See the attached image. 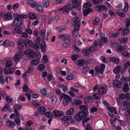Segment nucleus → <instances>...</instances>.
<instances>
[{
  "instance_id": "58",
  "label": "nucleus",
  "mask_w": 130,
  "mask_h": 130,
  "mask_svg": "<svg viewBox=\"0 0 130 130\" xmlns=\"http://www.w3.org/2000/svg\"><path fill=\"white\" fill-rule=\"evenodd\" d=\"M44 66L43 64H40L38 68V70L40 71H42L44 69Z\"/></svg>"
},
{
  "instance_id": "27",
  "label": "nucleus",
  "mask_w": 130,
  "mask_h": 130,
  "mask_svg": "<svg viewBox=\"0 0 130 130\" xmlns=\"http://www.w3.org/2000/svg\"><path fill=\"white\" fill-rule=\"evenodd\" d=\"M79 107V108L82 111H81L84 112L85 111H87L88 109V107L87 106L83 105L80 106Z\"/></svg>"
},
{
  "instance_id": "13",
  "label": "nucleus",
  "mask_w": 130,
  "mask_h": 130,
  "mask_svg": "<svg viewBox=\"0 0 130 130\" xmlns=\"http://www.w3.org/2000/svg\"><path fill=\"white\" fill-rule=\"evenodd\" d=\"M27 3L32 7H35L37 5L36 2H34L33 0H27Z\"/></svg>"
},
{
  "instance_id": "29",
  "label": "nucleus",
  "mask_w": 130,
  "mask_h": 130,
  "mask_svg": "<svg viewBox=\"0 0 130 130\" xmlns=\"http://www.w3.org/2000/svg\"><path fill=\"white\" fill-rule=\"evenodd\" d=\"M41 43L40 42H36L33 45V48L36 50L39 49V47L41 45Z\"/></svg>"
},
{
  "instance_id": "25",
  "label": "nucleus",
  "mask_w": 130,
  "mask_h": 130,
  "mask_svg": "<svg viewBox=\"0 0 130 130\" xmlns=\"http://www.w3.org/2000/svg\"><path fill=\"white\" fill-rule=\"evenodd\" d=\"M6 124L7 126L10 127H13L15 125V124L14 122L10 121L7 122Z\"/></svg>"
},
{
  "instance_id": "16",
  "label": "nucleus",
  "mask_w": 130,
  "mask_h": 130,
  "mask_svg": "<svg viewBox=\"0 0 130 130\" xmlns=\"http://www.w3.org/2000/svg\"><path fill=\"white\" fill-rule=\"evenodd\" d=\"M53 113L55 117H60L62 115V113L61 111L56 110H53Z\"/></svg>"
},
{
  "instance_id": "30",
  "label": "nucleus",
  "mask_w": 130,
  "mask_h": 130,
  "mask_svg": "<svg viewBox=\"0 0 130 130\" xmlns=\"http://www.w3.org/2000/svg\"><path fill=\"white\" fill-rule=\"evenodd\" d=\"M43 6L44 8H47L49 6V3L47 0H44L43 3Z\"/></svg>"
},
{
  "instance_id": "53",
  "label": "nucleus",
  "mask_w": 130,
  "mask_h": 130,
  "mask_svg": "<svg viewBox=\"0 0 130 130\" xmlns=\"http://www.w3.org/2000/svg\"><path fill=\"white\" fill-rule=\"evenodd\" d=\"M74 75L72 74H70L68 75L67 77V79L68 80H70L74 78Z\"/></svg>"
},
{
  "instance_id": "52",
  "label": "nucleus",
  "mask_w": 130,
  "mask_h": 130,
  "mask_svg": "<svg viewBox=\"0 0 130 130\" xmlns=\"http://www.w3.org/2000/svg\"><path fill=\"white\" fill-rule=\"evenodd\" d=\"M40 91L44 95H46L47 90L46 89L44 88L43 89H41Z\"/></svg>"
},
{
  "instance_id": "38",
  "label": "nucleus",
  "mask_w": 130,
  "mask_h": 130,
  "mask_svg": "<svg viewBox=\"0 0 130 130\" xmlns=\"http://www.w3.org/2000/svg\"><path fill=\"white\" fill-rule=\"evenodd\" d=\"M22 106V105H20L19 104H17L13 107V109L14 112H16L17 111V109H20Z\"/></svg>"
},
{
  "instance_id": "18",
  "label": "nucleus",
  "mask_w": 130,
  "mask_h": 130,
  "mask_svg": "<svg viewBox=\"0 0 130 130\" xmlns=\"http://www.w3.org/2000/svg\"><path fill=\"white\" fill-rule=\"evenodd\" d=\"M126 27L124 28L122 31L121 34L122 36L126 35L129 32V30Z\"/></svg>"
},
{
  "instance_id": "14",
  "label": "nucleus",
  "mask_w": 130,
  "mask_h": 130,
  "mask_svg": "<svg viewBox=\"0 0 130 130\" xmlns=\"http://www.w3.org/2000/svg\"><path fill=\"white\" fill-rule=\"evenodd\" d=\"M38 110L39 112L41 114L44 115L46 112V109L43 107H40L38 108Z\"/></svg>"
},
{
  "instance_id": "5",
  "label": "nucleus",
  "mask_w": 130,
  "mask_h": 130,
  "mask_svg": "<svg viewBox=\"0 0 130 130\" xmlns=\"http://www.w3.org/2000/svg\"><path fill=\"white\" fill-rule=\"evenodd\" d=\"M109 111L108 112V115L112 118L116 117L118 116V114L116 111V109L114 107L109 108Z\"/></svg>"
},
{
  "instance_id": "34",
  "label": "nucleus",
  "mask_w": 130,
  "mask_h": 130,
  "mask_svg": "<svg viewBox=\"0 0 130 130\" xmlns=\"http://www.w3.org/2000/svg\"><path fill=\"white\" fill-rule=\"evenodd\" d=\"M71 42V40L70 39H68V41L67 42H65L62 45L64 47H67L69 45Z\"/></svg>"
},
{
  "instance_id": "59",
  "label": "nucleus",
  "mask_w": 130,
  "mask_h": 130,
  "mask_svg": "<svg viewBox=\"0 0 130 130\" xmlns=\"http://www.w3.org/2000/svg\"><path fill=\"white\" fill-rule=\"evenodd\" d=\"M125 112V115L126 116H129L130 115V108H127Z\"/></svg>"
},
{
  "instance_id": "2",
  "label": "nucleus",
  "mask_w": 130,
  "mask_h": 130,
  "mask_svg": "<svg viewBox=\"0 0 130 130\" xmlns=\"http://www.w3.org/2000/svg\"><path fill=\"white\" fill-rule=\"evenodd\" d=\"M88 114V111H80L77 114L75 117V120L78 121H80L85 118Z\"/></svg>"
},
{
  "instance_id": "42",
  "label": "nucleus",
  "mask_w": 130,
  "mask_h": 130,
  "mask_svg": "<svg viewBox=\"0 0 130 130\" xmlns=\"http://www.w3.org/2000/svg\"><path fill=\"white\" fill-rule=\"evenodd\" d=\"M122 55L125 57L128 58L130 57V53L127 52L126 51H123L122 52Z\"/></svg>"
},
{
  "instance_id": "39",
  "label": "nucleus",
  "mask_w": 130,
  "mask_h": 130,
  "mask_svg": "<svg viewBox=\"0 0 130 130\" xmlns=\"http://www.w3.org/2000/svg\"><path fill=\"white\" fill-rule=\"evenodd\" d=\"M12 63L11 61H7L6 63L5 67L6 68H9L12 66Z\"/></svg>"
},
{
  "instance_id": "33",
  "label": "nucleus",
  "mask_w": 130,
  "mask_h": 130,
  "mask_svg": "<svg viewBox=\"0 0 130 130\" xmlns=\"http://www.w3.org/2000/svg\"><path fill=\"white\" fill-rule=\"evenodd\" d=\"M39 60L38 59H35L31 61L30 63L31 65L32 66H35L38 64Z\"/></svg>"
},
{
  "instance_id": "6",
  "label": "nucleus",
  "mask_w": 130,
  "mask_h": 130,
  "mask_svg": "<svg viewBox=\"0 0 130 130\" xmlns=\"http://www.w3.org/2000/svg\"><path fill=\"white\" fill-rule=\"evenodd\" d=\"M17 48L20 50H21L23 48L24 45V41L22 39L19 40L17 41Z\"/></svg>"
},
{
  "instance_id": "37",
  "label": "nucleus",
  "mask_w": 130,
  "mask_h": 130,
  "mask_svg": "<svg viewBox=\"0 0 130 130\" xmlns=\"http://www.w3.org/2000/svg\"><path fill=\"white\" fill-rule=\"evenodd\" d=\"M105 67V65L103 64H101L100 67V73L102 74L103 73Z\"/></svg>"
},
{
  "instance_id": "48",
  "label": "nucleus",
  "mask_w": 130,
  "mask_h": 130,
  "mask_svg": "<svg viewBox=\"0 0 130 130\" xmlns=\"http://www.w3.org/2000/svg\"><path fill=\"white\" fill-rule=\"evenodd\" d=\"M14 26L16 27V28L14 29V30L16 31V33L19 34L21 33L22 31L20 29V27H19V26L16 27L15 25Z\"/></svg>"
},
{
  "instance_id": "56",
  "label": "nucleus",
  "mask_w": 130,
  "mask_h": 130,
  "mask_svg": "<svg viewBox=\"0 0 130 130\" xmlns=\"http://www.w3.org/2000/svg\"><path fill=\"white\" fill-rule=\"evenodd\" d=\"M92 1L94 4H100L101 2H102L103 0H92Z\"/></svg>"
},
{
  "instance_id": "12",
  "label": "nucleus",
  "mask_w": 130,
  "mask_h": 130,
  "mask_svg": "<svg viewBox=\"0 0 130 130\" xmlns=\"http://www.w3.org/2000/svg\"><path fill=\"white\" fill-rule=\"evenodd\" d=\"M113 84L114 86L115 87L120 88L122 87L121 83L119 80H114L113 82Z\"/></svg>"
},
{
  "instance_id": "22",
  "label": "nucleus",
  "mask_w": 130,
  "mask_h": 130,
  "mask_svg": "<svg viewBox=\"0 0 130 130\" xmlns=\"http://www.w3.org/2000/svg\"><path fill=\"white\" fill-rule=\"evenodd\" d=\"M92 11V9L91 8H88L86 9L83 12V14L84 15L86 16L89 13L91 12Z\"/></svg>"
},
{
  "instance_id": "49",
  "label": "nucleus",
  "mask_w": 130,
  "mask_h": 130,
  "mask_svg": "<svg viewBox=\"0 0 130 130\" xmlns=\"http://www.w3.org/2000/svg\"><path fill=\"white\" fill-rule=\"evenodd\" d=\"M82 103V101L79 100H76L74 102L73 104L77 105H80Z\"/></svg>"
},
{
  "instance_id": "20",
  "label": "nucleus",
  "mask_w": 130,
  "mask_h": 130,
  "mask_svg": "<svg viewBox=\"0 0 130 130\" xmlns=\"http://www.w3.org/2000/svg\"><path fill=\"white\" fill-rule=\"evenodd\" d=\"M40 47L42 51L44 52L45 51L46 46V44L44 42H42L41 43Z\"/></svg>"
},
{
  "instance_id": "21",
  "label": "nucleus",
  "mask_w": 130,
  "mask_h": 130,
  "mask_svg": "<svg viewBox=\"0 0 130 130\" xmlns=\"http://www.w3.org/2000/svg\"><path fill=\"white\" fill-rule=\"evenodd\" d=\"M85 61L83 59H80L78 60L77 62V64L80 66H83L85 64Z\"/></svg>"
},
{
  "instance_id": "11",
  "label": "nucleus",
  "mask_w": 130,
  "mask_h": 130,
  "mask_svg": "<svg viewBox=\"0 0 130 130\" xmlns=\"http://www.w3.org/2000/svg\"><path fill=\"white\" fill-rule=\"evenodd\" d=\"M92 48H93V49L94 48V47L93 46L91 47L90 48H89L84 50L83 51V52L84 55L85 56H88L89 55V53L91 51V50Z\"/></svg>"
},
{
  "instance_id": "45",
  "label": "nucleus",
  "mask_w": 130,
  "mask_h": 130,
  "mask_svg": "<svg viewBox=\"0 0 130 130\" xmlns=\"http://www.w3.org/2000/svg\"><path fill=\"white\" fill-rule=\"evenodd\" d=\"M126 24L125 27H128L130 25V19L127 18L126 19L125 21Z\"/></svg>"
},
{
  "instance_id": "46",
  "label": "nucleus",
  "mask_w": 130,
  "mask_h": 130,
  "mask_svg": "<svg viewBox=\"0 0 130 130\" xmlns=\"http://www.w3.org/2000/svg\"><path fill=\"white\" fill-rule=\"evenodd\" d=\"M36 10L40 12H42L43 11V8L40 5H38L37 6L36 8Z\"/></svg>"
},
{
  "instance_id": "35",
  "label": "nucleus",
  "mask_w": 130,
  "mask_h": 130,
  "mask_svg": "<svg viewBox=\"0 0 130 130\" xmlns=\"http://www.w3.org/2000/svg\"><path fill=\"white\" fill-rule=\"evenodd\" d=\"M4 19L7 20L10 19L12 18V15L10 13H8L5 14L4 16Z\"/></svg>"
},
{
  "instance_id": "60",
  "label": "nucleus",
  "mask_w": 130,
  "mask_h": 130,
  "mask_svg": "<svg viewBox=\"0 0 130 130\" xmlns=\"http://www.w3.org/2000/svg\"><path fill=\"white\" fill-rule=\"evenodd\" d=\"M117 13L120 17L124 18L125 17V14L122 12L118 11L117 12Z\"/></svg>"
},
{
  "instance_id": "47",
  "label": "nucleus",
  "mask_w": 130,
  "mask_h": 130,
  "mask_svg": "<svg viewBox=\"0 0 130 130\" xmlns=\"http://www.w3.org/2000/svg\"><path fill=\"white\" fill-rule=\"evenodd\" d=\"M100 22L99 19L98 18H96L95 20H93L92 21L93 23L95 25H98L99 24V22Z\"/></svg>"
},
{
  "instance_id": "3",
  "label": "nucleus",
  "mask_w": 130,
  "mask_h": 130,
  "mask_svg": "<svg viewBox=\"0 0 130 130\" xmlns=\"http://www.w3.org/2000/svg\"><path fill=\"white\" fill-rule=\"evenodd\" d=\"M63 98L62 101V104L64 106L67 105L69 103V102L72 99L68 95L64 93L62 94L60 97L61 100Z\"/></svg>"
},
{
  "instance_id": "17",
  "label": "nucleus",
  "mask_w": 130,
  "mask_h": 130,
  "mask_svg": "<svg viewBox=\"0 0 130 130\" xmlns=\"http://www.w3.org/2000/svg\"><path fill=\"white\" fill-rule=\"evenodd\" d=\"M14 43L12 41H10L8 40H6L4 42V45L5 46H13Z\"/></svg>"
},
{
  "instance_id": "43",
  "label": "nucleus",
  "mask_w": 130,
  "mask_h": 130,
  "mask_svg": "<svg viewBox=\"0 0 130 130\" xmlns=\"http://www.w3.org/2000/svg\"><path fill=\"white\" fill-rule=\"evenodd\" d=\"M28 17L30 19H36L37 18V16L34 14L30 13L28 14Z\"/></svg>"
},
{
  "instance_id": "9",
  "label": "nucleus",
  "mask_w": 130,
  "mask_h": 130,
  "mask_svg": "<svg viewBox=\"0 0 130 130\" xmlns=\"http://www.w3.org/2000/svg\"><path fill=\"white\" fill-rule=\"evenodd\" d=\"M24 43L26 47L28 48L32 45L33 42L30 40L27 39L24 41Z\"/></svg>"
},
{
  "instance_id": "4",
  "label": "nucleus",
  "mask_w": 130,
  "mask_h": 130,
  "mask_svg": "<svg viewBox=\"0 0 130 130\" xmlns=\"http://www.w3.org/2000/svg\"><path fill=\"white\" fill-rule=\"evenodd\" d=\"M25 53L28 55V57L30 59L34 58L37 56L39 57V59L41 58L40 54H36L34 51L30 49L26 50L25 51Z\"/></svg>"
},
{
  "instance_id": "8",
  "label": "nucleus",
  "mask_w": 130,
  "mask_h": 130,
  "mask_svg": "<svg viewBox=\"0 0 130 130\" xmlns=\"http://www.w3.org/2000/svg\"><path fill=\"white\" fill-rule=\"evenodd\" d=\"M78 24L77 26L74 27V29L73 30L72 34L74 36H76L78 35V31L80 29V27H79V25L80 24V22H78Z\"/></svg>"
},
{
  "instance_id": "19",
  "label": "nucleus",
  "mask_w": 130,
  "mask_h": 130,
  "mask_svg": "<svg viewBox=\"0 0 130 130\" xmlns=\"http://www.w3.org/2000/svg\"><path fill=\"white\" fill-rule=\"evenodd\" d=\"M106 91V89L103 87H100L98 90V92L100 94H104Z\"/></svg>"
},
{
  "instance_id": "64",
  "label": "nucleus",
  "mask_w": 130,
  "mask_h": 130,
  "mask_svg": "<svg viewBox=\"0 0 130 130\" xmlns=\"http://www.w3.org/2000/svg\"><path fill=\"white\" fill-rule=\"evenodd\" d=\"M6 101L8 103L11 102L12 100L11 97L8 96H6Z\"/></svg>"
},
{
  "instance_id": "54",
  "label": "nucleus",
  "mask_w": 130,
  "mask_h": 130,
  "mask_svg": "<svg viewBox=\"0 0 130 130\" xmlns=\"http://www.w3.org/2000/svg\"><path fill=\"white\" fill-rule=\"evenodd\" d=\"M42 61L44 63H46L47 61V58L46 55H44L43 57Z\"/></svg>"
},
{
  "instance_id": "40",
  "label": "nucleus",
  "mask_w": 130,
  "mask_h": 130,
  "mask_svg": "<svg viewBox=\"0 0 130 130\" xmlns=\"http://www.w3.org/2000/svg\"><path fill=\"white\" fill-rule=\"evenodd\" d=\"M85 99L89 102H92L93 101V98L91 96L86 97Z\"/></svg>"
},
{
  "instance_id": "1",
  "label": "nucleus",
  "mask_w": 130,
  "mask_h": 130,
  "mask_svg": "<svg viewBox=\"0 0 130 130\" xmlns=\"http://www.w3.org/2000/svg\"><path fill=\"white\" fill-rule=\"evenodd\" d=\"M27 16L25 14H15L13 15V17L14 18L12 23L13 26L15 25L16 27L19 26L22 24V18L26 19L27 18Z\"/></svg>"
},
{
  "instance_id": "51",
  "label": "nucleus",
  "mask_w": 130,
  "mask_h": 130,
  "mask_svg": "<svg viewBox=\"0 0 130 130\" xmlns=\"http://www.w3.org/2000/svg\"><path fill=\"white\" fill-rule=\"evenodd\" d=\"M92 96L94 99L96 100H98L100 98V95L97 93L93 94L92 95Z\"/></svg>"
},
{
  "instance_id": "57",
  "label": "nucleus",
  "mask_w": 130,
  "mask_h": 130,
  "mask_svg": "<svg viewBox=\"0 0 130 130\" xmlns=\"http://www.w3.org/2000/svg\"><path fill=\"white\" fill-rule=\"evenodd\" d=\"M14 121L16 122L17 126H19L20 124V118H16L15 120Z\"/></svg>"
},
{
  "instance_id": "32",
  "label": "nucleus",
  "mask_w": 130,
  "mask_h": 130,
  "mask_svg": "<svg viewBox=\"0 0 130 130\" xmlns=\"http://www.w3.org/2000/svg\"><path fill=\"white\" fill-rule=\"evenodd\" d=\"M123 90L124 92H127L129 90L128 85L127 83H125L124 84Z\"/></svg>"
},
{
  "instance_id": "55",
  "label": "nucleus",
  "mask_w": 130,
  "mask_h": 130,
  "mask_svg": "<svg viewBox=\"0 0 130 130\" xmlns=\"http://www.w3.org/2000/svg\"><path fill=\"white\" fill-rule=\"evenodd\" d=\"M57 102V99L56 97L55 96L53 97L52 98L51 102L53 105L55 104Z\"/></svg>"
},
{
  "instance_id": "50",
  "label": "nucleus",
  "mask_w": 130,
  "mask_h": 130,
  "mask_svg": "<svg viewBox=\"0 0 130 130\" xmlns=\"http://www.w3.org/2000/svg\"><path fill=\"white\" fill-rule=\"evenodd\" d=\"M89 70V68L88 67H83L82 69V72L86 73Z\"/></svg>"
},
{
  "instance_id": "62",
  "label": "nucleus",
  "mask_w": 130,
  "mask_h": 130,
  "mask_svg": "<svg viewBox=\"0 0 130 130\" xmlns=\"http://www.w3.org/2000/svg\"><path fill=\"white\" fill-rule=\"evenodd\" d=\"M23 91L26 92H27L28 91V88L27 86L26 85H24L23 87Z\"/></svg>"
},
{
  "instance_id": "23",
  "label": "nucleus",
  "mask_w": 130,
  "mask_h": 130,
  "mask_svg": "<svg viewBox=\"0 0 130 130\" xmlns=\"http://www.w3.org/2000/svg\"><path fill=\"white\" fill-rule=\"evenodd\" d=\"M121 70V67L118 66L116 67L113 69L114 73L116 74H117Z\"/></svg>"
},
{
  "instance_id": "10",
  "label": "nucleus",
  "mask_w": 130,
  "mask_h": 130,
  "mask_svg": "<svg viewBox=\"0 0 130 130\" xmlns=\"http://www.w3.org/2000/svg\"><path fill=\"white\" fill-rule=\"evenodd\" d=\"M72 20L73 21V23H72V24L73 25H75V26H77L78 24V22H80V24L79 25V27L80 26V22L78 20V18L77 17H76L73 18Z\"/></svg>"
},
{
  "instance_id": "36",
  "label": "nucleus",
  "mask_w": 130,
  "mask_h": 130,
  "mask_svg": "<svg viewBox=\"0 0 130 130\" xmlns=\"http://www.w3.org/2000/svg\"><path fill=\"white\" fill-rule=\"evenodd\" d=\"M15 70L14 68H12L7 70L6 74H11L13 73Z\"/></svg>"
},
{
  "instance_id": "7",
  "label": "nucleus",
  "mask_w": 130,
  "mask_h": 130,
  "mask_svg": "<svg viewBox=\"0 0 130 130\" xmlns=\"http://www.w3.org/2000/svg\"><path fill=\"white\" fill-rule=\"evenodd\" d=\"M19 53H16L13 57V59L15 62H18L20 60V56L22 54H20V50L19 51Z\"/></svg>"
},
{
  "instance_id": "24",
  "label": "nucleus",
  "mask_w": 130,
  "mask_h": 130,
  "mask_svg": "<svg viewBox=\"0 0 130 130\" xmlns=\"http://www.w3.org/2000/svg\"><path fill=\"white\" fill-rule=\"evenodd\" d=\"M66 6H67V8H65L64 10L62 12L63 14H65L66 13H68L72 9V8L70 7V6H69V5H66Z\"/></svg>"
},
{
  "instance_id": "41",
  "label": "nucleus",
  "mask_w": 130,
  "mask_h": 130,
  "mask_svg": "<svg viewBox=\"0 0 130 130\" xmlns=\"http://www.w3.org/2000/svg\"><path fill=\"white\" fill-rule=\"evenodd\" d=\"M72 118V117L70 116H66L63 117L62 119L64 121H67L69 120Z\"/></svg>"
},
{
  "instance_id": "26",
  "label": "nucleus",
  "mask_w": 130,
  "mask_h": 130,
  "mask_svg": "<svg viewBox=\"0 0 130 130\" xmlns=\"http://www.w3.org/2000/svg\"><path fill=\"white\" fill-rule=\"evenodd\" d=\"M59 38H61V39L64 41L66 40L68 38L67 36L65 34H60L58 36Z\"/></svg>"
},
{
  "instance_id": "44",
  "label": "nucleus",
  "mask_w": 130,
  "mask_h": 130,
  "mask_svg": "<svg viewBox=\"0 0 130 130\" xmlns=\"http://www.w3.org/2000/svg\"><path fill=\"white\" fill-rule=\"evenodd\" d=\"M74 111V109L73 108H70L66 112V114L68 115H70L73 113Z\"/></svg>"
},
{
  "instance_id": "61",
  "label": "nucleus",
  "mask_w": 130,
  "mask_h": 130,
  "mask_svg": "<svg viewBox=\"0 0 130 130\" xmlns=\"http://www.w3.org/2000/svg\"><path fill=\"white\" fill-rule=\"evenodd\" d=\"M91 5V3L90 2H88L84 4L83 6L84 7L87 8L90 7Z\"/></svg>"
},
{
  "instance_id": "63",
  "label": "nucleus",
  "mask_w": 130,
  "mask_h": 130,
  "mask_svg": "<svg viewBox=\"0 0 130 130\" xmlns=\"http://www.w3.org/2000/svg\"><path fill=\"white\" fill-rule=\"evenodd\" d=\"M45 116L48 118H51L53 116V115L51 112H49L45 114Z\"/></svg>"
},
{
  "instance_id": "31",
  "label": "nucleus",
  "mask_w": 130,
  "mask_h": 130,
  "mask_svg": "<svg viewBox=\"0 0 130 130\" xmlns=\"http://www.w3.org/2000/svg\"><path fill=\"white\" fill-rule=\"evenodd\" d=\"M110 60L116 64L118 63L119 61V59L116 58H109Z\"/></svg>"
},
{
  "instance_id": "15",
  "label": "nucleus",
  "mask_w": 130,
  "mask_h": 130,
  "mask_svg": "<svg viewBox=\"0 0 130 130\" xmlns=\"http://www.w3.org/2000/svg\"><path fill=\"white\" fill-rule=\"evenodd\" d=\"M97 7L98 8V11L99 12L103 11L104 10L106 11L107 9L105 6L103 5L98 6Z\"/></svg>"
},
{
  "instance_id": "28",
  "label": "nucleus",
  "mask_w": 130,
  "mask_h": 130,
  "mask_svg": "<svg viewBox=\"0 0 130 130\" xmlns=\"http://www.w3.org/2000/svg\"><path fill=\"white\" fill-rule=\"evenodd\" d=\"M126 48L125 47L121 45H120L119 46H118L117 47V50L119 52H121L124 50Z\"/></svg>"
}]
</instances>
